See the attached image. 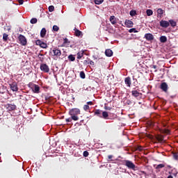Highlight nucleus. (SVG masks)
I'll return each instance as SVG.
<instances>
[{"label": "nucleus", "instance_id": "1", "mask_svg": "<svg viewBox=\"0 0 178 178\" xmlns=\"http://www.w3.org/2000/svg\"><path fill=\"white\" fill-rule=\"evenodd\" d=\"M49 55L54 58V60L60 58V56H62V51H60L57 47H54L49 51Z\"/></svg>", "mask_w": 178, "mask_h": 178}, {"label": "nucleus", "instance_id": "2", "mask_svg": "<svg viewBox=\"0 0 178 178\" xmlns=\"http://www.w3.org/2000/svg\"><path fill=\"white\" fill-rule=\"evenodd\" d=\"M81 114V111L79 108H74L70 109L69 111V115L72 118L73 120L77 121L79 120V115Z\"/></svg>", "mask_w": 178, "mask_h": 178}, {"label": "nucleus", "instance_id": "3", "mask_svg": "<svg viewBox=\"0 0 178 178\" xmlns=\"http://www.w3.org/2000/svg\"><path fill=\"white\" fill-rule=\"evenodd\" d=\"M124 165L129 169H131L133 170H138V167L132 161L129 160H124Z\"/></svg>", "mask_w": 178, "mask_h": 178}, {"label": "nucleus", "instance_id": "4", "mask_svg": "<svg viewBox=\"0 0 178 178\" xmlns=\"http://www.w3.org/2000/svg\"><path fill=\"white\" fill-rule=\"evenodd\" d=\"M18 39L21 45L25 46L27 44L26 38L24 35H19Z\"/></svg>", "mask_w": 178, "mask_h": 178}, {"label": "nucleus", "instance_id": "5", "mask_svg": "<svg viewBox=\"0 0 178 178\" xmlns=\"http://www.w3.org/2000/svg\"><path fill=\"white\" fill-rule=\"evenodd\" d=\"M40 70H42L44 73H49V67L45 63L40 64Z\"/></svg>", "mask_w": 178, "mask_h": 178}, {"label": "nucleus", "instance_id": "6", "mask_svg": "<svg viewBox=\"0 0 178 178\" xmlns=\"http://www.w3.org/2000/svg\"><path fill=\"white\" fill-rule=\"evenodd\" d=\"M131 95H132V97H134L135 98H137V99H141L143 97V93L138 92V90H132Z\"/></svg>", "mask_w": 178, "mask_h": 178}, {"label": "nucleus", "instance_id": "7", "mask_svg": "<svg viewBox=\"0 0 178 178\" xmlns=\"http://www.w3.org/2000/svg\"><path fill=\"white\" fill-rule=\"evenodd\" d=\"M36 45H39L40 47H42V49H47L48 47V45L44 42H42L40 40H37L35 42Z\"/></svg>", "mask_w": 178, "mask_h": 178}, {"label": "nucleus", "instance_id": "8", "mask_svg": "<svg viewBox=\"0 0 178 178\" xmlns=\"http://www.w3.org/2000/svg\"><path fill=\"white\" fill-rule=\"evenodd\" d=\"M160 26L162 27V28H168L169 26H170V22L166 21V20H161L160 22Z\"/></svg>", "mask_w": 178, "mask_h": 178}, {"label": "nucleus", "instance_id": "9", "mask_svg": "<svg viewBox=\"0 0 178 178\" xmlns=\"http://www.w3.org/2000/svg\"><path fill=\"white\" fill-rule=\"evenodd\" d=\"M10 89L13 91V92H17L18 91L19 88L17 87V84L16 82H13L11 84H10Z\"/></svg>", "mask_w": 178, "mask_h": 178}, {"label": "nucleus", "instance_id": "10", "mask_svg": "<svg viewBox=\"0 0 178 178\" xmlns=\"http://www.w3.org/2000/svg\"><path fill=\"white\" fill-rule=\"evenodd\" d=\"M17 108V106L14 105V104H8L6 105V109L8 111H15Z\"/></svg>", "mask_w": 178, "mask_h": 178}, {"label": "nucleus", "instance_id": "11", "mask_svg": "<svg viewBox=\"0 0 178 178\" xmlns=\"http://www.w3.org/2000/svg\"><path fill=\"white\" fill-rule=\"evenodd\" d=\"M161 90H162L164 92H168V86L165 82L161 83Z\"/></svg>", "mask_w": 178, "mask_h": 178}, {"label": "nucleus", "instance_id": "12", "mask_svg": "<svg viewBox=\"0 0 178 178\" xmlns=\"http://www.w3.org/2000/svg\"><path fill=\"white\" fill-rule=\"evenodd\" d=\"M124 24L128 28H131L134 26V22L130 19H125Z\"/></svg>", "mask_w": 178, "mask_h": 178}, {"label": "nucleus", "instance_id": "13", "mask_svg": "<svg viewBox=\"0 0 178 178\" xmlns=\"http://www.w3.org/2000/svg\"><path fill=\"white\" fill-rule=\"evenodd\" d=\"M145 38L147 40V41H152L154 40V35L152 33H146L145 35Z\"/></svg>", "mask_w": 178, "mask_h": 178}, {"label": "nucleus", "instance_id": "14", "mask_svg": "<svg viewBox=\"0 0 178 178\" xmlns=\"http://www.w3.org/2000/svg\"><path fill=\"white\" fill-rule=\"evenodd\" d=\"M109 21H110L111 24H113V25H115L118 23V19H116V17L114 15L110 17Z\"/></svg>", "mask_w": 178, "mask_h": 178}, {"label": "nucleus", "instance_id": "15", "mask_svg": "<svg viewBox=\"0 0 178 178\" xmlns=\"http://www.w3.org/2000/svg\"><path fill=\"white\" fill-rule=\"evenodd\" d=\"M74 35L78 38L83 35L82 32L79 31L77 28H74Z\"/></svg>", "mask_w": 178, "mask_h": 178}, {"label": "nucleus", "instance_id": "16", "mask_svg": "<svg viewBox=\"0 0 178 178\" xmlns=\"http://www.w3.org/2000/svg\"><path fill=\"white\" fill-rule=\"evenodd\" d=\"M32 90L34 93L39 94L40 93V86L38 85H34L33 88H32Z\"/></svg>", "mask_w": 178, "mask_h": 178}, {"label": "nucleus", "instance_id": "17", "mask_svg": "<svg viewBox=\"0 0 178 178\" xmlns=\"http://www.w3.org/2000/svg\"><path fill=\"white\" fill-rule=\"evenodd\" d=\"M102 112L103 111L100 109H96L94 112V115L99 118H102Z\"/></svg>", "mask_w": 178, "mask_h": 178}, {"label": "nucleus", "instance_id": "18", "mask_svg": "<svg viewBox=\"0 0 178 178\" xmlns=\"http://www.w3.org/2000/svg\"><path fill=\"white\" fill-rule=\"evenodd\" d=\"M46 35H47V29H45V28H42V29L40 31V38H45Z\"/></svg>", "mask_w": 178, "mask_h": 178}, {"label": "nucleus", "instance_id": "19", "mask_svg": "<svg viewBox=\"0 0 178 178\" xmlns=\"http://www.w3.org/2000/svg\"><path fill=\"white\" fill-rule=\"evenodd\" d=\"M105 54L107 57H111L113 54V52L111 49H106Z\"/></svg>", "mask_w": 178, "mask_h": 178}, {"label": "nucleus", "instance_id": "20", "mask_svg": "<svg viewBox=\"0 0 178 178\" xmlns=\"http://www.w3.org/2000/svg\"><path fill=\"white\" fill-rule=\"evenodd\" d=\"M124 83L128 87H131V81L130 77H127L124 79Z\"/></svg>", "mask_w": 178, "mask_h": 178}, {"label": "nucleus", "instance_id": "21", "mask_svg": "<svg viewBox=\"0 0 178 178\" xmlns=\"http://www.w3.org/2000/svg\"><path fill=\"white\" fill-rule=\"evenodd\" d=\"M70 45V42L68 40L67 38L63 39V47H67Z\"/></svg>", "mask_w": 178, "mask_h": 178}, {"label": "nucleus", "instance_id": "22", "mask_svg": "<svg viewBox=\"0 0 178 178\" xmlns=\"http://www.w3.org/2000/svg\"><path fill=\"white\" fill-rule=\"evenodd\" d=\"M167 41H168V38L165 35H161L160 37V42L161 43H165V42H167Z\"/></svg>", "mask_w": 178, "mask_h": 178}, {"label": "nucleus", "instance_id": "23", "mask_svg": "<svg viewBox=\"0 0 178 178\" xmlns=\"http://www.w3.org/2000/svg\"><path fill=\"white\" fill-rule=\"evenodd\" d=\"M84 51L81 50L77 53V59L81 60V58L83 56Z\"/></svg>", "mask_w": 178, "mask_h": 178}, {"label": "nucleus", "instance_id": "24", "mask_svg": "<svg viewBox=\"0 0 178 178\" xmlns=\"http://www.w3.org/2000/svg\"><path fill=\"white\" fill-rule=\"evenodd\" d=\"M109 117V114L106 111H102L101 118L107 119Z\"/></svg>", "mask_w": 178, "mask_h": 178}, {"label": "nucleus", "instance_id": "25", "mask_svg": "<svg viewBox=\"0 0 178 178\" xmlns=\"http://www.w3.org/2000/svg\"><path fill=\"white\" fill-rule=\"evenodd\" d=\"M169 24L171 25L172 27H175L177 26V22L174 19H170Z\"/></svg>", "mask_w": 178, "mask_h": 178}, {"label": "nucleus", "instance_id": "26", "mask_svg": "<svg viewBox=\"0 0 178 178\" xmlns=\"http://www.w3.org/2000/svg\"><path fill=\"white\" fill-rule=\"evenodd\" d=\"M165 167V164H158L156 166V170H159V169H162L163 168Z\"/></svg>", "mask_w": 178, "mask_h": 178}, {"label": "nucleus", "instance_id": "27", "mask_svg": "<svg viewBox=\"0 0 178 178\" xmlns=\"http://www.w3.org/2000/svg\"><path fill=\"white\" fill-rule=\"evenodd\" d=\"M104 1V0H94L95 4L101 5Z\"/></svg>", "mask_w": 178, "mask_h": 178}, {"label": "nucleus", "instance_id": "28", "mask_svg": "<svg viewBox=\"0 0 178 178\" xmlns=\"http://www.w3.org/2000/svg\"><path fill=\"white\" fill-rule=\"evenodd\" d=\"M38 22V19H37L36 18H32L30 20L31 24H35Z\"/></svg>", "mask_w": 178, "mask_h": 178}, {"label": "nucleus", "instance_id": "29", "mask_svg": "<svg viewBox=\"0 0 178 178\" xmlns=\"http://www.w3.org/2000/svg\"><path fill=\"white\" fill-rule=\"evenodd\" d=\"M8 40V35L6 34V33H3V40L4 42H7Z\"/></svg>", "mask_w": 178, "mask_h": 178}, {"label": "nucleus", "instance_id": "30", "mask_svg": "<svg viewBox=\"0 0 178 178\" xmlns=\"http://www.w3.org/2000/svg\"><path fill=\"white\" fill-rule=\"evenodd\" d=\"M146 13H147V15L148 17H150V16H152L153 15V11L152 10H150V9H148L146 11Z\"/></svg>", "mask_w": 178, "mask_h": 178}, {"label": "nucleus", "instance_id": "31", "mask_svg": "<svg viewBox=\"0 0 178 178\" xmlns=\"http://www.w3.org/2000/svg\"><path fill=\"white\" fill-rule=\"evenodd\" d=\"M79 76H81V78L82 79H86V74L84 73L83 71H81L80 73H79Z\"/></svg>", "mask_w": 178, "mask_h": 178}, {"label": "nucleus", "instance_id": "32", "mask_svg": "<svg viewBox=\"0 0 178 178\" xmlns=\"http://www.w3.org/2000/svg\"><path fill=\"white\" fill-rule=\"evenodd\" d=\"M68 60L70 61H74L75 57L73 55H70V56H68Z\"/></svg>", "mask_w": 178, "mask_h": 178}, {"label": "nucleus", "instance_id": "33", "mask_svg": "<svg viewBox=\"0 0 178 178\" xmlns=\"http://www.w3.org/2000/svg\"><path fill=\"white\" fill-rule=\"evenodd\" d=\"M54 10H55L54 6H49V11L50 13L54 12Z\"/></svg>", "mask_w": 178, "mask_h": 178}, {"label": "nucleus", "instance_id": "34", "mask_svg": "<svg viewBox=\"0 0 178 178\" xmlns=\"http://www.w3.org/2000/svg\"><path fill=\"white\" fill-rule=\"evenodd\" d=\"M157 14L162 15L163 14V10L161 8L157 9Z\"/></svg>", "mask_w": 178, "mask_h": 178}, {"label": "nucleus", "instance_id": "35", "mask_svg": "<svg viewBox=\"0 0 178 178\" xmlns=\"http://www.w3.org/2000/svg\"><path fill=\"white\" fill-rule=\"evenodd\" d=\"M136 15V10H131V12H130V15L131 16V17H134V16H135Z\"/></svg>", "mask_w": 178, "mask_h": 178}, {"label": "nucleus", "instance_id": "36", "mask_svg": "<svg viewBox=\"0 0 178 178\" xmlns=\"http://www.w3.org/2000/svg\"><path fill=\"white\" fill-rule=\"evenodd\" d=\"M53 31H59V27L56 25L53 26Z\"/></svg>", "mask_w": 178, "mask_h": 178}, {"label": "nucleus", "instance_id": "37", "mask_svg": "<svg viewBox=\"0 0 178 178\" xmlns=\"http://www.w3.org/2000/svg\"><path fill=\"white\" fill-rule=\"evenodd\" d=\"M83 155L84 157H88L89 156V152L88 151H84Z\"/></svg>", "mask_w": 178, "mask_h": 178}, {"label": "nucleus", "instance_id": "38", "mask_svg": "<svg viewBox=\"0 0 178 178\" xmlns=\"http://www.w3.org/2000/svg\"><path fill=\"white\" fill-rule=\"evenodd\" d=\"M83 110L84 111H90V107L88 105H84L83 106Z\"/></svg>", "mask_w": 178, "mask_h": 178}, {"label": "nucleus", "instance_id": "39", "mask_svg": "<svg viewBox=\"0 0 178 178\" xmlns=\"http://www.w3.org/2000/svg\"><path fill=\"white\" fill-rule=\"evenodd\" d=\"M133 104V102L131 99H127L126 104L131 105Z\"/></svg>", "mask_w": 178, "mask_h": 178}, {"label": "nucleus", "instance_id": "40", "mask_svg": "<svg viewBox=\"0 0 178 178\" xmlns=\"http://www.w3.org/2000/svg\"><path fill=\"white\" fill-rule=\"evenodd\" d=\"M73 120L72 119V117L70 118H67L65 120L66 122L68 123V122H72V121Z\"/></svg>", "mask_w": 178, "mask_h": 178}, {"label": "nucleus", "instance_id": "41", "mask_svg": "<svg viewBox=\"0 0 178 178\" xmlns=\"http://www.w3.org/2000/svg\"><path fill=\"white\" fill-rule=\"evenodd\" d=\"M136 150L142 152L143 150V147L142 146H138Z\"/></svg>", "mask_w": 178, "mask_h": 178}, {"label": "nucleus", "instance_id": "42", "mask_svg": "<svg viewBox=\"0 0 178 178\" xmlns=\"http://www.w3.org/2000/svg\"><path fill=\"white\" fill-rule=\"evenodd\" d=\"M129 32L130 33H136L137 31H136V29H135V28H133V29H129Z\"/></svg>", "mask_w": 178, "mask_h": 178}, {"label": "nucleus", "instance_id": "43", "mask_svg": "<svg viewBox=\"0 0 178 178\" xmlns=\"http://www.w3.org/2000/svg\"><path fill=\"white\" fill-rule=\"evenodd\" d=\"M156 139L158 140L159 142H162L163 141V138L161 136H158L156 138Z\"/></svg>", "mask_w": 178, "mask_h": 178}, {"label": "nucleus", "instance_id": "44", "mask_svg": "<svg viewBox=\"0 0 178 178\" xmlns=\"http://www.w3.org/2000/svg\"><path fill=\"white\" fill-rule=\"evenodd\" d=\"M83 64H84V65L87 66V65H88L90 64V63L88 62V60H85L83 61Z\"/></svg>", "mask_w": 178, "mask_h": 178}, {"label": "nucleus", "instance_id": "45", "mask_svg": "<svg viewBox=\"0 0 178 178\" xmlns=\"http://www.w3.org/2000/svg\"><path fill=\"white\" fill-rule=\"evenodd\" d=\"M89 64H90L91 66H95V62L92 61V60H90Z\"/></svg>", "mask_w": 178, "mask_h": 178}, {"label": "nucleus", "instance_id": "46", "mask_svg": "<svg viewBox=\"0 0 178 178\" xmlns=\"http://www.w3.org/2000/svg\"><path fill=\"white\" fill-rule=\"evenodd\" d=\"M18 2H19V3L20 5H23L24 1V0H18Z\"/></svg>", "mask_w": 178, "mask_h": 178}, {"label": "nucleus", "instance_id": "47", "mask_svg": "<svg viewBox=\"0 0 178 178\" xmlns=\"http://www.w3.org/2000/svg\"><path fill=\"white\" fill-rule=\"evenodd\" d=\"M164 133L166 134H170V130L169 129H164Z\"/></svg>", "mask_w": 178, "mask_h": 178}, {"label": "nucleus", "instance_id": "48", "mask_svg": "<svg viewBox=\"0 0 178 178\" xmlns=\"http://www.w3.org/2000/svg\"><path fill=\"white\" fill-rule=\"evenodd\" d=\"M173 158H174L175 160H177V159H178L177 154H174Z\"/></svg>", "mask_w": 178, "mask_h": 178}, {"label": "nucleus", "instance_id": "49", "mask_svg": "<svg viewBox=\"0 0 178 178\" xmlns=\"http://www.w3.org/2000/svg\"><path fill=\"white\" fill-rule=\"evenodd\" d=\"M113 155H108V159L109 161H111L113 159Z\"/></svg>", "mask_w": 178, "mask_h": 178}, {"label": "nucleus", "instance_id": "50", "mask_svg": "<svg viewBox=\"0 0 178 178\" xmlns=\"http://www.w3.org/2000/svg\"><path fill=\"white\" fill-rule=\"evenodd\" d=\"M87 104L86 105H88V106H89V105H92L93 104H92V102H88L87 103H86Z\"/></svg>", "mask_w": 178, "mask_h": 178}, {"label": "nucleus", "instance_id": "51", "mask_svg": "<svg viewBox=\"0 0 178 178\" xmlns=\"http://www.w3.org/2000/svg\"><path fill=\"white\" fill-rule=\"evenodd\" d=\"M132 78H133V80H134V81H136V82L138 83V80H137V79H136V78H135V76H133V77H132Z\"/></svg>", "mask_w": 178, "mask_h": 178}, {"label": "nucleus", "instance_id": "52", "mask_svg": "<svg viewBox=\"0 0 178 178\" xmlns=\"http://www.w3.org/2000/svg\"><path fill=\"white\" fill-rule=\"evenodd\" d=\"M152 67H153L154 69H156V68H157V66H156V65H154L152 66Z\"/></svg>", "mask_w": 178, "mask_h": 178}, {"label": "nucleus", "instance_id": "53", "mask_svg": "<svg viewBox=\"0 0 178 178\" xmlns=\"http://www.w3.org/2000/svg\"><path fill=\"white\" fill-rule=\"evenodd\" d=\"M167 178H173V176L172 175H169L168 177Z\"/></svg>", "mask_w": 178, "mask_h": 178}, {"label": "nucleus", "instance_id": "54", "mask_svg": "<svg viewBox=\"0 0 178 178\" xmlns=\"http://www.w3.org/2000/svg\"><path fill=\"white\" fill-rule=\"evenodd\" d=\"M141 173H145V171H140Z\"/></svg>", "mask_w": 178, "mask_h": 178}, {"label": "nucleus", "instance_id": "55", "mask_svg": "<svg viewBox=\"0 0 178 178\" xmlns=\"http://www.w3.org/2000/svg\"><path fill=\"white\" fill-rule=\"evenodd\" d=\"M168 168L170 169V168H171V166H170V165H168Z\"/></svg>", "mask_w": 178, "mask_h": 178}, {"label": "nucleus", "instance_id": "56", "mask_svg": "<svg viewBox=\"0 0 178 178\" xmlns=\"http://www.w3.org/2000/svg\"><path fill=\"white\" fill-rule=\"evenodd\" d=\"M108 110L111 111V108H108Z\"/></svg>", "mask_w": 178, "mask_h": 178}, {"label": "nucleus", "instance_id": "57", "mask_svg": "<svg viewBox=\"0 0 178 178\" xmlns=\"http://www.w3.org/2000/svg\"><path fill=\"white\" fill-rule=\"evenodd\" d=\"M108 110L111 111V108H108Z\"/></svg>", "mask_w": 178, "mask_h": 178}]
</instances>
